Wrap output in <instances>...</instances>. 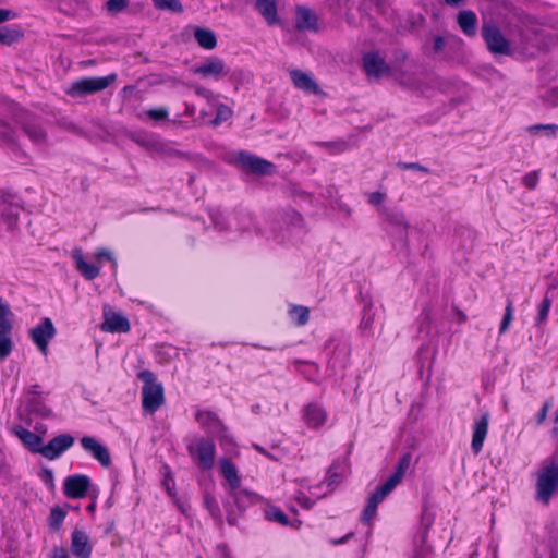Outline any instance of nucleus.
<instances>
[{"instance_id":"obj_44","label":"nucleus","mask_w":558,"mask_h":558,"mask_svg":"<svg viewBox=\"0 0 558 558\" xmlns=\"http://www.w3.org/2000/svg\"><path fill=\"white\" fill-rule=\"evenodd\" d=\"M156 8L160 10H168L174 13H181L183 7L179 0H151Z\"/></svg>"},{"instance_id":"obj_2","label":"nucleus","mask_w":558,"mask_h":558,"mask_svg":"<svg viewBox=\"0 0 558 558\" xmlns=\"http://www.w3.org/2000/svg\"><path fill=\"white\" fill-rule=\"evenodd\" d=\"M535 499L548 505L558 492V457L546 459L535 474Z\"/></svg>"},{"instance_id":"obj_16","label":"nucleus","mask_w":558,"mask_h":558,"mask_svg":"<svg viewBox=\"0 0 558 558\" xmlns=\"http://www.w3.org/2000/svg\"><path fill=\"white\" fill-rule=\"evenodd\" d=\"M363 68L368 77L378 78L389 74L390 66L377 51H372L363 56Z\"/></svg>"},{"instance_id":"obj_49","label":"nucleus","mask_w":558,"mask_h":558,"mask_svg":"<svg viewBox=\"0 0 558 558\" xmlns=\"http://www.w3.org/2000/svg\"><path fill=\"white\" fill-rule=\"evenodd\" d=\"M147 117L155 121H165L168 119L169 112L166 108H154L146 112Z\"/></svg>"},{"instance_id":"obj_20","label":"nucleus","mask_w":558,"mask_h":558,"mask_svg":"<svg viewBox=\"0 0 558 558\" xmlns=\"http://www.w3.org/2000/svg\"><path fill=\"white\" fill-rule=\"evenodd\" d=\"M350 357V344L345 340L338 341L332 349V354L328 361L329 367L333 374L339 369L345 368Z\"/></svg>"},{"instance_id":"obj_4","label":"nucleus","mask_w":558,"mask_h":558,"mask_svg":"<svg viewBox=\"0 0 558 558\" xmlns=\"http://www.w3.org/2000/svg\"><path fill=\"white\" fill-rule=\"evenodd\" d=\"M116 73H111L107 76L82 77L72 82L65 89V93L73 98L85 97L106 89L116 82Z\"/></svg>"},{"instance_id":"obj_3","label":"nucleus","mask_w":558,"mask_h":558,"mask_svg":"<svg viewBox=\"0 0 558 558\" xmlns=\"http://www.w3.org/2000/svg\"><path fill=\"white\" fill-rule=\"evenodd\" d=\"M137 378L143 383L142 387V408L145 413L154 414L165 403V390L156 375L144 369L137 374Z\"/></svg>"},{"instance_id":"obj_51","label":"nucleus","mask_w":558,"mask_h":558,"mask_svg":"<svg viewBox=\"0 0 558 558\" xmlns=\"http://www.w3.org/2000/svg\"><path fill=\"white\" fill-rule=\"evenodd\" d=\"M39 477L49 489H52L54 487V483H53L54 475H53V471L51 469H48V468L43 469L39 474Z\"/></svg>"},{"instance_id":"obj_9","label":"nucleus","mask_w":558,"mask_h":558,"mask_svg":"<svg viewBox=\"0 0 558 558\" xmlns=\"http://www.w3.org/2000/svg\"><path fill=\"white\" fill-rule=\"evenodd\" d=\"M378 211L385 222L391 228L392 234L407 242L409 223L404 214L399 209L387 207H379Z\"/></svg>"},{"instance_id":"obj_39","label":"nucleus","mask_w":558,"mask_h":558,"mask_svg":"<svg viewBox=\"0 0 558 558\" xmlns=\"http://www.w3.org/2000/svg\"><path fill=\"white\" fill-rule=\"evenodd\" d=\"M12 329H1L0 330V361L5 360L13 348V342L10 338Z\"/></svg>"},{"instance_id":"obj_6","label":"nucleus","mask_w":558,"mask_h":558,"mask_svg":"<svg viewBox=\"0 0 558 558\" xmlns=\"http://www.w3.org/2000/svg\"><path fill=\"white\" fill-rule=\"evenodd\" d=\"M481 35L488 51L493 54L509 56L511 53L510 41L496 25L484 24L481 28Z\"/></svg>"},{"instance_id":"obj_55","label":"nucleus","mask_w":558,"mask_h":558,"mask_svg":"<svg viewBox=\"0 0 558 558\" xmlns=\"http://www.w3.org/2000/svg\"><path fill=\"white\" fill-rule=\"evenodd\" d=\"M213 222L215 227L220 231L227 230L229 228V225L225 221V217L221 214L214 215Z\"/></svg>"},{"instance_id":"obj_36","label":"nucleus","mask_w":558,"mask_h":558,"mask_svg":"<svg viewBox=\"0 0 558 558\" xmlns=\"http://www.w3.org/2000/svg\"><path fill=\"white\" fill-rule=\"evenodd\" d=\"M23 37V33L17 27H0V44L10 46L19 41Z\"/></svg>"},{"instance_id":"obj_7","label":"nucleus","mask_w":558,"mask_h":558,"mask_svg":"<svg viewBox=\"0 0 558 558\" xmlns=\"http://www.w3.org/2000/svg\"><path fill=\"white\" fill-rule=\"evenodd\" d=\"M235 165L257 175H270L275 172L272 162L248 151H239L235 156Z\"/></svg>"},{"instance_id":"obj_14","label":"nucleus","mask_w":558,"mask_h":558,"mask_svg":"<svg viewBox=\"0 0 558 558\" xmlns=\"http://www.w3.org/2000/svg\"><path fill=\"white\" fill-rule=\"evenodd\" d=\"M83 449L92 454L104 468L111 464V457L108 448L98 441L95 437L84 436L80 439Z\"/></svg>"},{"instance_id":"obj_12","label":"nucleus","mask_w":558,"mask_h":558,"mask_svg":"<svg viewBox=\"0 0 558 558\" xmlns=\"http://www.w3.org/2000/svg\"><path fill=\"white\" fill-rule=\"evenodd\" d=\"M90 488V480L87 475L74 474L65 477L63 493L71 499L85 497Z\"/></svg>"},{"instance_id":"obj_30","label":"nucleus","mask_w":558,"mask_h":558,"mask_svg":"<svg viewBox=\"0 0 558 558\" xmlns=\"http://www.w3.org/2000/svg\"><path fill=\"white\" fill-rule=\"evenodd\" d=\"M16 435L32 452L41 454L45 447L41 436L25 428L17 429Z\"/></svg>"},{"instance_id":"obj_40","label":"nucleus","mask_w":558,"mask_h":558,"mask_svg":"<svg viewBox=\"0 0 558 558\" xmlns=\"http://www.w3.org/2000/svg\"><path fill=\"white\" fill-rule=\"evenodd\" d=\"M289 314H290L292 320L298 326H304L308 322V318H310L308 308L306 306H302V305H293L290 308Z\"/></svg>"},{"instance_id":"obj_62","label":"nucleus","mask_w":558,"mask_h":558,"mask_svg":"<svg viewBox=\"0 0 558 558\" xmlns=\"http://www.w3.org/2000/svg\"><path fill=\"white\" fill-rule=\"evenodd\" d=\"M163 485L166 486V489H167L168 494L170 496H173L174 495V493H173V486H174L173 480L167 476L165 478V481H163Z\"/></svg>"},{"instance_id":"obj_21","label":"nucleus","mask_w":558,"mask_h":558,"mask_svg":"<svg viewBox=\"0 0 558 558\" xmlns=\"http://www.w3.org/2000/svg\"><path fill=\"white\" fill-rule=\"evenodd\" d=\"M303 420L310 428H318L325 424L327 413L320 404L313 402L304 407Z\"/></svg>"},{"instance_id":"obj_57","label":"nucleus","mask_w":558,"mask_h":558,"mask_svg":"<svg viewBox=\"0 0 558 558\" xmlns=\"http://www.w3.org/2000/svg\"><path fill=\"white\" fill-rule=\"evenodd\" d=\"M194 92L196 95H198L203 98H206V99H209L213 97V92L210 89L199 86V85L194 86Z\"/></svg>"},{"instance_id":"obj_23","label":"nucleus","mask_w":558,"mask_h":558,"mask_svg":"<svg viewBox=\"0 0 558 558\" xmlns=\"http://www.w3.org/2000/svg\"><path fill=\"white\" fill-rule=\"evenodd\" d=\"M185 31L193 32L195 40L203 49L213 50L216 48L217 37L211 29L202 26H187Z\"/></svg>"},{"instance_id":"obj_47","label":"nucleus","mask_w":558,"mask_h":558,"mask_svg":"<svg viewBox=\"0 0 558 558\" xmlns=\"http://www.w3.org/2000/svg\"><path fill=\"white\" fill-rule=\"evenodd\" d=\"M0 140L8 144H13L14 140V131L7 123L0 122Z\"/></svg>"},{"instance_id":"obj_63","label":"nucleus","mask_w":558,"mask_h":558,"mask_svg":"<svg viewBox=\"0 0 558 558\" xmlns=\"http://www.w3.org/2000/svg\"><path fill=\"white\" fill-rule=\"evenodd\" d=\"M289 215L291 217V222L294 226H300L302 223L303 219L296 211L292 210Z\"/></svg>"},{"instance_id":"obj_46","label":"nucleus","mask_w":558,"mask_h":558,"mask_svg":"<svg viewBox=\"0 0 558 558\" xmlns=\"http://www.w3.org/2000/svg\"><path fill=\"white\" fill-rule=\"evenodd\" d=\"M129 3V0H108L105 4L107 11L117 14L123 11Z\"/></svg>"},{"instance_id":"obj_19","label":"nucleus","mask_w":558,"mask_h":558,"mask_svg":"<svg viewBox=\"0 0 558 558\" xmlns=\"http://www.w3.org/2000/svg\"><path fill=\"white\" fill-rule=\"evenodd\" d=\"M488 423L489 413L484 412L473 424L471 448L474 454L480 453L483 448L488 432Z\"/></svg>"},{"instance_id":"obj_64","label":"nucleus","mask_w":558,"mask_h":558,"mask_svg":"<svg viewBox=\"0 0 558 558\" xmlns=\"http://www.w3.org/2000/svg\"><path fill=\"white\" fill-rule=\"evenodd\" d=\"M551 435L554 437H558V409L556 410L555 415H554V426L551 429Z\"/></svg>"},{"instance_id":"obj_42","label":"nucleus","mask_w":558,"mask_h":558,"mask_svg":"<svg viewBox=\"0 0 558 558\" xmlns=\"http://www.w3.org/2000/svg\"><path fill=\"white\" fill-rule=\"evenodd\" d=\"M531 134L538 135L543 133L548 137H555L558 133L557 124H534L527 128Z\"/></svg>"},{"instance_id":"obj_43","label":"nucleus","mask_w":558,"mask_h":558,"mask_svg":"<svg viewBox=\"0 0 558 558\" xmlns=\"http://www.w3.org/2000/svg\"><path fill=\"white\" fill-rule=\"evenodd\" d=\"M513 312H514L513 302H512V300L508 299L506 308H505V314H504V317H502L500 326H499L500 335L505 333L508 330V328L513 319Z\"/></svg>"},{"instance_id":"obj_22","label":"nucleus","mask_w":558,"mask_h":558,"mask_svg":"<svg viewBox=\"0 0 558 558\" xmlns=\"http://www.w3.org/2000/svg\"><path fill=\"white\" fill-rule=\"evenodd\" d=\"M101 329L106 332H128L130 330V323L122 314L105 313Z\"/></svg>"},{"instance_id":"obj_52","label":"nucleus","mask_w":558,"mask_h":558,"mask_svg":"<svg viewBox=\"0 0 558 558\" xmlns=\"http://www.w3.org/2000/svg\"><path fill=\"white\" fill-rule=\"evenodd\" d=\"M397 166H398V168L403 169V170H415V171H421L424 173H429V169L418 162H402V161H400V162H398Z\"/></svg>"},{"instance_id":"obj_35","label":"nucleus","mask_w":558,"mask_h":558,"mask_svg":"<svg viewBox=\"0 0 558 558\" xmlns=\"http://www.w3.org/2000/svg\"><path fill=\"white\" fill-rule=\"evenodd\" d=\"M150 147L153 150L160 154L165 158H185L186 157L185 153L179 151V150L170 147L169 145L158 142V141L151 142Z\"/></svg>"},{"instance_id":"obj_11","label":"nucleus","mask_w":558,"mask_h":558,"mask_svg":"<svg viewBox=\"0 0 558 558\" xmlns=\"http://www.w3.org/2000/svg\"><path fill=\"white\" fill-rule=\"evenodd\" d=\"M189 452L202 469L214 466L216 446L211 440L201 439L195 446H189Z\"/></svg>"},{"instance_id":"obj_32","label":"nucleus","mask_w":558,"mask_h":558,"mask_svg":"<svg viewBox=\"0 0 558 558\" xmlns=\"http://www.w3.org/2000/svg\"><path fill=\"white\" fill-rule=\"evenodd\" d=\"M220 472L221 475L227 480L230 485L232 493L239 488L241 480L238 475L235 464L228 458L220 460Z\"/></svg>"},{"instance_id":"obj_37","label":"nucleus","mask_w":558,"mask_h":558,"mask_svg":"<svg viewBox=\"0 0 558 558\" xmlns=\"http://www.w3.org/2000/svg\"><path fill=\"white\" fill-rule=\"evenodd\" d=\"M204 507L207 509L211 518L219 524H222V517L217 499L209 493L204 495Z\"/></svg>"},{"instance_id":"obj_27","label":"nucleus","mask_w":558,"mask_h":558,"mask_svg":"<svg viewBox=\"0 0 558 558\" xmlns=\"http://www.w3.org/2000/svg\"><path fill=\"white\" fill-rule=\"evenodd\" d=\"M264 515L267 521L276 522L282 526H292L293 529H300L301 521H290L287 514L277 506H268L264 510Z\"/></svg>"},{"instance_id":"obj_48","label":"nucleus","mask_w":558,"mask_h":558,"mask_svg":"<svg viewBox=\"0 0 558 558\" xmlns=\"http://www.w3.org/2000/svg\"><path fill=\"white\" fill-rule=\"evenodd\" d=\"M551 405H553V402L550 400H546L543 403L541 410L538 411V413L535 416V424H536V426H541L542 424L545 423Z\"/></svg>"},{"instance_id":"obj_58","label":"nucleus","mask_w":558,"mask_h":558,"mask_svg":"<svg viewBox=\"0 0 558 558\" xmlns=\"http://www.w3.org/2000/svg\"><path fill=\"white\" fill-rule=\"evenodd\" d=\"M96 258H97V259H108V260H111V262L116 263V262H114V259H113V256H112L111 252H109V251H108V250H106V248H101V250H99V251L96 253Z\"/></svg>"},{"instance_id":"obj_13","label":"nucleus","mask_w":558,"mask_h":558,"mask_svg":"<svg viewBox=\"0 0 558 558\" xmlns=\"http://www.w3.org/2000/svg\"><path fill=\"white\" fill-rule=\"evenodd\" d=\"M195 420L208 434L218 438L226 436L227 428L216 413L211 411H197Z\"/></svg>"},{"instance_id":"obj_50","label":"nucleus","mask_w":558,"mask_h":558,"mask_svg":"<svg viewBox=\"0 0 558 558\" xmlns=\"http://www.w3.org/2000/svg\"><path fill=\"white\" fill-rule=\"evenodd\" d=\"M522 183L529 190H534L538 183V171H531L522 178Z\"/></svg>"},{"instance_id":"obj_5","label":"nucleus","mask_w":558,"mask_h":558,"mask_svg":"<svg viewBox=\"0 0 558 558\" xmlns=\"http://www.w3.org/2000/svg\"><path fill=\"white\" fill-rule=\"evenodd\" d=\"M191 71L193 74L198 75L202 78L220 81L229 75L230 68H228L226 62L219 57L210 56L194 65Z\"/></svg>"},{"instance_id":"obj_41","label":"nucleus","mask_w":558,"mask_h":558,"mask_svg":"<svg viewBox=\"0 0 558 558\" xmlns=\"http://www.w3.org/2000/svg\"><path fill=\"white\" fill-rule=\"evenodd\" d=\"M12 316L13 313L9 304L0 298V330L12 329Z\"/></svg>"},{"instance_id":"obj_18","label":"nucleus","mask_w":558,"mask_h":558,"mask_svg":"<svg viewBox=\"0 0 558 558\" xmlns=\"http://www.w3.org/2000/svg\"><path fill=\"white\" fill-rule=\"evenodd\" d=\"M71 553L76 558H90L93 546L86 532L77 529L72 532Z\"/></svg>"},{"instance_id":"obj_34","label":"nucleus","mask_w":558,"mask_h":558,"mask_svg":"<svg viewBox=\"0 0 558 558\" xmlns=\"http://www.w3.org/2000/svg\"><path fill=\"white\" fill-rule=\"evenodd\" d=\"M429 524L430 522H428L425 530L414 538L413 558H425L430 551V547L426 544L427 527Z\"/></svg>"},{"instance_id":"obj_54","label":"nucleus","mask_w":558,"mask_h":558,"mask_svg":"<svg viewBox=\"0 0 558 558\" xmlns=\"http://www.w3.org/2000/svg\"><path fill=\"white\" fill-rule=\"evenodd\" d=\"M386 198V194L381 192H373L368 195V203L373 206H380Z\"/></svg>"},{"instance_id":"obj_26","label":"nucleus","mask_w":558,"mask_h":558,"mask_svg":"<svg viewBox=\"0 0 558 558\" xmlns=\"http://www.w3.org/2000/svg\"><path fill=\"white\" fill-rule=\"evenodd\" d=\"M255 8L269 25L280 24L276 0H256Z\"/></svg>"},{"instance_id":"obj_60","label":"nucleus","mask_w":558,"mask_h":558,"mask_svg":"<svg viewBox=\"0 0 558 558\" xmlns=\"http://www.w3.org/2000/svg\"><path fill=\"white\" fill-rule=\"evenodd\" d=\"M445 45H446V41H445L444 37L436 36L434 38V47L433 48H434L435 52H440L444 49Z\"/></svg>"},{"instance_id":"obj_29","label":"nucleus","mask_w":558,"mask_h":558,"mask_svg":"<svg viewBox=\"0 0 558 558\" xmlns=\"http://www.w3.org/2000/svg\"><path fill=\"white\" fill-rule=\"evenodd\" d=\"M348 471V464L344 460L335 461L328 469L324 483L328 487H333L340 483L345 476Z\"/></svg>"},{"instance_id":"obj_24","label":"nucleus","mask_w":558,"mask_h":558,"mask_svg":"<svg viewBox=\"0 0 558 558\" xmlns=\"http://www.w3.org/2000/svg\"><path fill=\"white\" fill-rule=\"evenodd\" d=\"M24 134L36 145H45L47 142V132L35 120H26L22 123Z\"/></svg>"},{"instance_id":"obj_1","label":"nucleus","mask_w":558,"mask_h":558,"mask_svg":"<svg viewBox=\"0 0 558 558\" xmlns=\"http://www.w3.org/2000/svg\"><path fill=\"white\" fill-rule=\"evenodd\" d=\"M412 462V454L407 452L399 459L393 473L387 481L378 486L368 497L363 510L362 521L369 523L376 515L378 505L395 489L402 481Z\"/></svg>"},{"instance_id":"obj_38","label":"nucleus","mask_w":558,"mask_h":558,"mask_svg":"<svg viewBox=\"0 0 558 558\" xmlns=\"http://www.w3.org/2000/svg\"><path fill=\"white\" fill-rule=\"evenodd\" d=\"M66 517V512L61 507H53L50 510L49 517L47 519L48 526L52 531H59L63 524V521Z\"/></svg>"},{"instance_id":"obj_56","label":"nucleus","mask_w":558,"mask_h":558,"mask_svg":"<svg viewBox=\"0 0 558 558\" xmlns=\"http://www.w3.org/2000/svg\"><path fill=\"white\" fill-rule=\"evenodd\" d=\"M546 101L550 106L558 105V87H554L550 90H548L546 95Z\"/></svg>"},{"instance_id":"obj_17","label":"nucleus","mask_w":558,"mask_h":558,"mask_svg":"<svg viewBox=\"0 0 558 558\" xmlns=\"http://www.w3.org/2000/svg\"><path fill=\"white\" fill-rule=\"evenodd\" d=\"M289 75L295 88L311 95H319L323 93L317 82L310 73L299 69H292L289 71Z\"/></svg>"},{"instance_id":"obj_25","label":"nucleus","mask_w":558,"mask_h":558,"mask_svg":"<svg viewBox=\"0 0 558 558\" xmlns=\"http://www.w3.org/2000/svg\"><path fill=\"white\" fill-rule=\"evenodd\" d=\"M457 23L464 35L473 37L476 35L477 16L472 10H462L457 16Z\"/></svg>"},{"instance_id":"obj_8","label":"nucleus","mask_w":558,"mask_h":558,"mask_svg":"<svg viewBox=\"0 0 558 558\" xmlns=\"http://www.w3.org/2000/svg\"><path fill=\"white\" fill-rule=\"evenodd\" d=\"M20 210L17 197L14 194L0 191V222L3 221L8 230L16 229Z\"/></svg>"},{"instance_id":"obj_33","label":"nucleus","mask_w":558,"mask_h":558,"mask_svg":"<svg viewBox=\"0 0 558 558\" xmlns=\"http://www.w3.org/2000/svg\"><path fill=\"white\" fill-rule=\"evenodd\" d=\"M377 312L374 310L373 304L366 303L363 308V315L360 323V329L364 336H374V322Z\"/></svg>"},{"instance_id":"obj_15","label":"nucleus","mask_w":558,"mask_h":558,"mask_svg":"<svg viewBox=\"0 0 558 558\" xmlns=\"http://www.w3.org/2000/svg\"><path fill=\"white\" fill-rule=\"evenodd\" d=\"M74 444V437L70 434H61L53 437L41 450V456L48 460L59 458L64 451Z\"/></svg>"},{"instance_id":"obj_10","label":"nucleus","mask_w":558,"mask_h":558,"mask_svg":"<svg viewBox=\"0 0 558 558\" xmlns=\"http://www.w3.org/2000/svg\"><path fill=\"white\" fill-rule=\"evenodd\" d=\"M57 330L50 318H44L36 327L29 331L31 339L39 351L44 354H48V344L54 338Z\"/></svg>"},{"instance_id":"obj_28","label":"nucleus","mask_w":558,"mask_h":558,"mask_svg":"<svg viewBox=\"0 0 558 558\" xmlns=\"http://www.w3.org/2000/svg\"><path fill=\"white\" fill-rule=\"evenodd\" d=\"M317 19L315 13L307 8H298L295 12V27L299 31H314L316 29Z\"/></svg>"},{"instance_id":"obj_59","label":"nucleus","mask_w":558,"mask_h":558,"mask_svg":"<svg viewBox=\"0 0 558 558\" xmlns=\"http://www.w3.org/2000/svg\"><path fill=\"white\" fill-rule=\"evenodd\" d=\"M230 114H231V110L227 106H225V105L219 106L218 111H217V119L226 120L228 117H230Z\"/></svg>"},{"instance_id":"obj_53","label":"nucleus","mask_w":558,"mask_h":558,"mask_svg":"<svg viewBox=\"0 0 558 558\" xmlns=\"http://www.w3.org/2000/svg\"><path fill=\"white\" fill-rule=\"evenodd\" d=\"M295 500L302 508L306 510H310L314 505V501H312L310 497L306 496L304 493H299L295 496Z\"/></svg>"},{"instance_id":"obj_61","label":"nucleus","mask_w":558,"mask_h":558,"mask_svg":"<svg viewBox=\"0 0 558 558\" xmlns=\"http://www.w3.org/2000/svg\"><path fill=\"white\" fill-rule=\"evenodd\" d=\"M51 558H70L66 550L63 547L54 548Z\"/></svg>"},{"instance_id":"obj_31","label":"nucleus","mask_w":558,"mask_h":558,"mask_svg":"<svg viewBox=\"0 0 558 558\" xmlns=\"http://www.w3.org/2000/svg\"><path fill=\"white\" fill-rule=\"evenodd\" d=\"M73 257L75 259L77 270L85 279L93 280L99 275L100 267L94 264H88L84 259L80 248H75L73 251Z\"/></svg>"},{"instance_id":"obj_45","label":"nucleus","mask_w":558,"mask_h":558,"mask_svg":"<svg viewBox=\"0 0 558 558\" xmlns=\"http://www.w3.org/2000/svg\"><path fill=\"white\" fill-rule=\"evenodd\" d=\"M551 306V299L546 294L539 305L538 315L536 318L537 324H542L547 319Z\"/></svg>"}]
</instances>
